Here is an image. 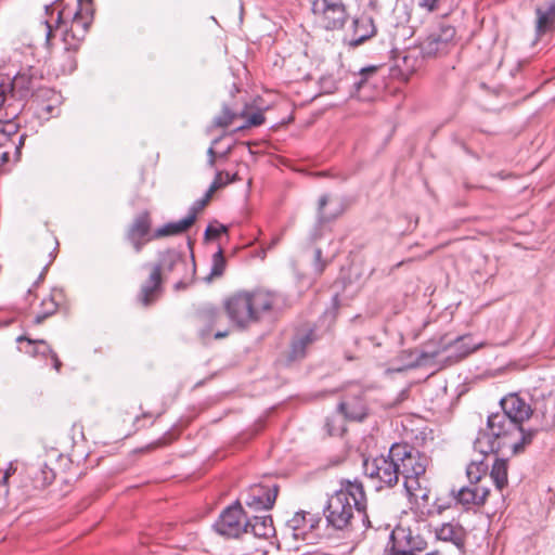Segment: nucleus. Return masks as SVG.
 I'll return each instance as SVG.
<instances>
[{
  "label": "nucleus",
  "mask_w": 555,
  "mask_h": 555,
  "mask_svg": "<svg viewBox=\"0 0 555 555\" xmlns=\"http://www.w3.org/2000/svg\"><path fill=\"white\" fill-rule=\"evenodd\" d=\"M249 531L257 538L269 539L273 537L275 529L272 517L269 515L254 516L245 522V532Z\"/></svg>",
  "instance_id": "21"
},
{
  "label": "nucleus",
  "mask_w": 555,
  "mask_h": 555,
  "mask_svg": "<svg viewBox=\"0 0 555 555\" xmlns=\"http://www.w3.org/2000/svg\"><path fill=\"white\" fill-rule=\"evenodd\" d=\"M315 257H317V259H320V257H321V250H320V249H318V250L315 251Z\"/></svg>",
  "instance_id": "53"
},
{
  "label": "nucleus",
  "mask_w": 555,
  "mask_h": 555,
  "mask_svg": "<svg viewBox=\"0 0 555 555\" xmlns=\"http://www.w3.org/2000/svg\"><path fill=\"white\" fill-rule=\"evenodd\" d=\"M175 287H176V289H179V288L184 287V284H183L182 281H179V282L176 283Z\"/></svg>",
  "instance_id": "50"
},
{
  "label": "nucleus",
  "mask_w": 555,
  "mask_h": 555,
  "mask_svg": "<svg viewBox=\"0 0 555 555\" xmlns=\"http://www.w3.org/2000/svg\"><path fill=\"white\" fill-rule=\"evenodd\" d=\"M446 508H447V506H443V505H437V512H438L439 514H441Z\"/></svg>",
  "instance_id": "51"
},
{
  "label": "nucleus",
  "mask_w": 555,
  "mask_h": 555,
  "mask_svg": "<svg viewBox=\"0 0 555 555\" xmlns=\"http://www.w3.org/2000/svg\"><path fill=\"white\" fill-rule=\"evenodd\" d=\"M275 302V294L269 291H242L225 298L223 307L228 318L235 326L246 328L260 322L272 311Z\"/></svg>",
  "instance_id": "2"
},
{
  "label": "nucleus",
  "mask_w": 555,
  "mask_h": 555,
  "mask_svg": "<svg viewBox=\"0 0 555 555\" xmlns=\"http://www.w3.org/2000/svg\"><path fill=\"white\" fill-rule=\"evenodd\" d=\"M227 232V227L220 224V225H208L206 231H205V235L207 238H217L219 237L222 233H225Z\"/></svg>",
  "instance_id": "38"
},
{
  "label": "nucleus",
  "mask_w": 555,
  "mask_h": 555,
  "mask_svg": "<svg viewBox=\"0 0 555 555\" xmlns=\"http://www.w3.org/2000/svg\"><path fill=\"white\" fill-rule=\"evenodd\" d=\"M535 14H537L535 31H537V35L539 37H541L547 30H550L555 23V0H553L545 10L538 7L535 9Z\"/></svg>",
  "instance_id": "24"
},
{
  "label": "nucleus",
  "mask_w": 555,
  "mask_h": 555,
  "mask_svg": "<svg viewBox=\"0 0 555 555\" xmlns=\"http://www.w3.org/2000/svg\"><path fill=\"white\" fill-rule=\"evenodd\" d=\"M79 4L81 3V0H78Z\"/></svg>",
  "instance_id": "58"
},
{
  "label": "nucleus",
  "mask_w": 555,
  "mask_h": 555,
  "mask_svg": "<svg viewBox=\"0 0 555 555\" xmlns=\"http://www.w3.org/2000/svg\"><path fill=\"white\" fill-rule=\"evenodd\" d=\"M439 1L440 0H421L420 5L426 8L428 11H434Z\"/></svg>",
  "instance_id": "44"
},
{
  "label": "nucleus",
  "mask_w": 555,
  "mask_h": 555,
  "mask_svg": "<svg viewBox=\"0 0 555 555\" xmlns=\"http://www.w3.org/2000/svg\"><path fill=\"white\" fill-rule=\"evenodd\" d=\"M7 88L0 86V139L2 143L10 144L16 141L20 125L15 121L18 111L11 105L3 106L5 103Z\"/></svg>",
  "instance_id": "13"
},
{
  "label": "nucleus",
  "mask_w": 555,
  "mask_h": 555,
  "mask_svg": "<svg viewBox=\"0 0 555 555\" xmlns=\"http://www.w3.org/2000/svg\"><path fill=\"white\" fill-rule=\"evenodd\" d=\"M363 468L365 475L377 480L382 485L380 487L391 488L399 481V468L395 456L391 454V448L387 455L364 460Z\"/></svg>",
  "instance_id": "8"
},
{
  "label": "nucleus",
  "mask_w": 555,
  "mask_h": 555,
  "mask_svg": "<svg viewBox=\"0 0 555 555\" xmlns=\"http://www.w3.org/2000/svg\"><path fill=\"white\" fill-rule=\"evenodd\" d=\"M186 268V262L180 253L168 249L159 255V261L154 266L147 281L142 285L140 299L144 306L151 305L160 289L162 276L168 278L173 272H180Z\"/></svg>",
  "instance_id": "4"
},
{
  "label": "nucleus",
  "mask_w": 555,
  "mask_h": 555,
  "mask_svg": "<svg viewBox=\"0 0 555 555\" xmlns=\"http://www.w3.org/2000/svg\"><path fill=\"white\" fill-rule=\"evenodd\" d=\"M436 537L440 541L451 542L459 550L465 544V530L459 524L446 522L436 529Z\"/></svg>",
  "instance_id": "20"
},
{
  "label": "nucleus",
  "mask_w": 555,
  "mask_h": 555,
  "mask_svg": "<svg viewBox=\"0 0 555 555\" xmlns=\"http://www.w3.org/2000/svg\"><path fill=\"white\" fill-rule=\"evenodd\" d=\"M4 86L7 91L10 89L21 98L27 96L35 88L34 78L28 73H18L10 83H0Z\"/></svg>",
  "instance_id": "23"
},
{
  "label": "nucleus",
  "mask_w": 555,
  "mask_h": 555,
  "mask_svg": "<svg viewBox=\"0 0 555 555\" xmlns=\"http://www.w3.org/2000/svg\"><path fill=\"white\" fill-rule=\"evenodd\" d=\"M320 520L318 516L310 513H296L287 520L286 527L293 539L298 540V537L305 535L304 530H306V527L317 529Z\"/></svg>",
  "instance_id": "18"
},
{
  "label": "nucleus",
  "mask_w": 555,
  "mask_h": 555,
  "mask_svg": "<svg viewBox=\"0 0 555 555\" xmlns=\"http://www.w3.org/2000/svg\"><path fill=\"white\" fill-rule=\"evenodd\" d=\"M216 531L224 537L236 538L245 532L244 513L236 503L227 507L214 525Z\"/></svg>",
  "instance_id": "11"
},
{
  "label": "nucleus",
  "mask_w": 555,
  "mask_h": 555,
  "mask_svg": "<svg viewBox=\"0 0 555 555\" xmlns=\"http://www.w3.org/2000/svg\"><path fill=\"white\" fill-rule=\"evenodd\" d=\"M502 412L488 416L487 430L480 431L474 442V449L481 455L509 450L518 454L529 446L535 430L525 429L522 423L532 414L531 406L516 393L501 400Z\"/></svg>",
  "instance_id": "1"
},
{
  "label": "nucleus",
  "mask_w": 555,
  "mask_h": 555,
  "mask_svg": "<svg viewBox=\"0 0 555 555\" xmlns=\"http://www.w3.org/2000/svg\"><path fill=\"white\" fill-rule=\"evenodd\" d=\"M489 493V488L479 485L462 487L459 490L453 489L451 491L456 504L462 505L464 508L483 505Z\"/></svg>",
  "instance_id": "17"
},
{
  "label": "nucleus",
  "mask_w": 555,
  "mask_h": 555,
  "mask_svg": "<svg viewBox=\"0 0 555 555\" xmlns=\"http://www.w3.org/2000/svg\"><path fill=\"white\" fill-rule=\"evenodd\" d=\"M352 46H359L375 35L373 18L366 14L356 17L352 22Z\"/></svg>",
  "instance_id": "19"
},
{
  "label": "nucleus",
  "mask_w": 555,
  "mask_h": 555,
  "mask_svg": "<svg viewBox=\"0 0 555 555\" xmlns=\"http://www.w3.org/2000/svg\"><path fill=\"white\" fill-rule=\"evenodd\" d=\"M465 339H466V337H462L456 344L464 341Z\"/></svg>",
  "instance_id": "55"
},
{
  "label": "nucleus",
  "mask_w": 555,
  "mask_h": 555,
  "mask_svg": "<svg viewBox=\"0 0 555 555\" xmlns=\"http://www.w3.org/2000/svg\"><path fill=\"white\" fill-rule=\"evenodd\" d=\"M238 180L236 175L231 176L227 171H218L215 176L212 183L209 186V194H214L217 190L225 186L227 184Z\"/></svg>",
  "instance_id": "32"
},
{
  "label": "nucleus",
  "mask_w": 555,
  "mask_h": 555,
  "mask_svg": "<svg viewBox=\"0 0 555 555\" xmlns=\"http://www.w3.org/2000/svg\"><path fill=\"white\" fill-rule=\"evenodd\" d=\"M404 488L406 493L415 502L422 500L427 502L429 499V489L427 487V479L424 476H416L411 478H404Z\"/></svg>",
  "instance_id": "22"
},
{
  "label": "nucleus",
  "mask_w": 555,
  "mask_h": 555,
  "mask_svg": "<svg viewBox=\"0 0 555 555\" xmlns=\"http://www.w3.org/2000/svg\"><path fill=\"white\" fill-rule=\"evenodd\" d=\"M208 165L210 167H214L215 166V163H216V152H215V149H214V145H211L209 149H208Z\"/></svg>",
  "instance_id": "45"
},
{
  "label": "nucleus",
  "mask_w": 555,
  "mask_h": 555,
  "mask_svg": "<svg viewBox=\"0 0 555 555\" xmlns=\"http://www.w3.org/2000/svg\"><path fill=\"white\" fill-rule=\"evenodd\" d=\"M533 422L537 424L534 428L529 430H550L555 426V396L550 393L537 400L531 414Z\"/></svg>",
  "instance_id": "15"
},
{
  "label": "nucleus",
  "mask_w": 555,
  "mask_h": 555,
  "mask_svg": "<svg viewBox=\"0 0 555 555\" xmlns=\"http://www.w3.org/2000/svg\"><path fill=\"white\" fill-rule=\"evenodd\" d=\"M426 555H440V553L439 552H431V553H428Z\"/></svg>",
  "instance_id": "54"
},
{
  "label": "nucleus",
  "mask_w": 555,
  "mask_h": 555,
  "mask_svg": "<svg viewBox=\"0 0 555 555\" xmlns=\"http://www.w3.org/2000/svg\"><path fill=\"white\" fill-rule=\"evenodd\" d=\"M315 339L313 330L309 328L298 333L293 339L289 357L292 360L301 359L306 353V348Z\"/></svg>",
  "instance_id": "25"
},
{
  "label": "nucleus",
  "mask_w": 555,
  "mask_h": 555,
  "mask_svg": "<svg viewBox=\"0 0 555 555\" xmlns=\"http://www.w3.org/2000/svg\"><path fill=\"white\" fill-rule=\"evenodd\" d=\"M212 194H209V190H207L205 196L194 203V205L191 207L189 214H194L195 218L197 217V214L204 209V207L209 203Z\"/></svg>",
  "instance_id": "37"
},
{
  "label": "nucleus",
  "mask_w": 555,
  "mask_h": 555,
  "mask_svg": "<svg viewBox=\"0 0 555 555\" xmlns=\"http://www.w3.org/2000/svg\"><path fill=\"white\" fill-rule=\"evenodd\" d=\"M47 41L50 40L51 36H52V28L51 26L47 23Z\"/></svg>",
  "instance_id": "48"
},
{
  "label": "nucleus",
  "mask_w": 555,
  "mask_h": 555,
  "mask_svg": "<svg viewBox=\"0 0 555 555\" xmlns=\"http://www.w3.org/2000/svg\"><path fill=\"white\" fill-rule=\"evenodd\" d=\"M236 114L233 113L228 106H223L222 113L214 119L217 127H228L235 119Z\"/></svg>",
  "instance_id": "34"
},
{
  "label": "nucleus",
  "mask_w": 555,
  "mask_h": 555,
  "mask_svg": "<svg viewBox=\"0 0 555 555\" xmlns=\"http://www.w3.org/2000/svg\"><path fill=\"white\" fill-rule=\"evenodd\" d=\"M315 529H310L309 527H306V530H304L305 535L298 537V540L306 541L309 544H312L317 540V534L314 533Z\"/></svg>",
  "instance_id": "42"
},
{
  "label": "nucleus",
  "mask_w": 555,
  "mask_h": 555,
  "mask_svg": "<svg viewBox=\"0 0 555 555\" xmlns=\"http://www.w3.org/2000/svg\"><path fill=\"white\" fill-rule=\"evenodd\" d=\"M8 479V474L4 475L3 480L5 481Z\"/></svg>",
  "instance_id": "57"
},
{
  "label": "nucleus",
  "mask_w": 555,
  "mask_h": 555,
  "mask_svg": "<svg viewBox=\"0 0 555 555\" xmlns=\"http://www.w3.org/2000/svg\"><path fill=\"white\" fill-rule=\"evenodd\" d=\"M330 434H331V435H334V434H335V431H334L333 429H330Z\"/></svg>",
  "instance_id": "56"
},
{
  "label": "nucleus",
  "mask_w": 555,
  "mask_h": 555,
  "mask_svg": "<svg viewBox=\"0 0 555 555\" xmlns=\"http://www.w3.org/2000/svg\"><path fill=\"white\" fill-rule=\"evenodd\" d=\"M264 122V116L261 111H258L256 113H253L250 116L247 117L246 125L240 127V129L248 128V127H257Z\"/></svg>",
  "instance_id": "35"
},
{
  "label": "nucleus",
  "mask_w": 555,
  "mask_h": 555,
  "mask_svg": "<svg viewBox=\"0 0 555 555\" xmlns=\"http://www.w3.org/2000/svg\"><path fill=\"white\" fill-rule=\"evenodd\" d=\"M195 222V215L188 214L183 219L170 222L156 230L154 237L177 235L185 232Z\"/></svg>",
  "instance_id": "26"
},
{
  "label": "nucleus",
  "mask_w": 555,
  "mask_h": 555,
  "mask_svg": "<svg viewBox=\"0 0 555 555\" xmlns=\"http://www.w3.org/2000/svg\"><path fill=\"white\" fill-rule=\"evenodd\" d=\"M387 555H406V554H403V553H401L400 551H397V550H395V548L392 547V552H391V553H389V554H387Z\"/></svg>",
  "instance_id": "49"
},
{
  "label": "nucleus",
  "mask_w": 555,
  "mask_h": 555,
  "mask_svg": "<svg viewBox=\"0 0 555 555\" xmlns=\"http://www.w3.org/2000/svg\"><path fill=\"white\" fill-rule=\"evenodd\" d=\"M480 346H481V344L473 345V346L468 347V348L465 350L464 356H466V354H468V353H470V352L475 351V350H476V349H478Z\"/></svg>",
  "instance_id": "47"
},
{
  "label": "nucleus",
  "mask_w": 555,
  "mask_h": 555,
  "mask_svg": "<svg viewBox=\"0 0 555 555\" xmlns=\"http://www.w3.org/2000/svg\"><path fill=\"white\" fill-rule=\"evenodd\" d=\"M29 349H27L25 352L29 353L33 357H36L39 354V346L38 345H29Z\"/></svg>",
  "instance_id": "46"
},
{
  "label": "nucleus",
  "mask_w": 555,
  "mask_h": 555,
  "mask_svg": "<svg viewBox=\"0 0 555 555\" xmlns=\"http://www.w3.org/2000/svg\"><path fill=\"white\" fill-rule=\"evenodd\" d=\"M130 242L132 243L137 253H140L143 245L149 241V238L142 236L128 235Z\"/></svg>",
  "instance_id": "40"
},
{
  "label": "nucleus",
  "mask_w": 555,
  "mask_h": 555,
  "mask_svg": "<svg viewBox=\"0 0 555 555\" xmlns=\"http://www.w3.org/2000/svg\"><path fill=\"white\" fill-rule=\"evenodd\" d=\"M91 18L88 13L83 14L79 9L73 16L69 28L63 34L65 50L60 60V72L62 74H70L76 69L75 52L78 50L83 40Z\"/></svg>",
  "instance_id": "5"
},
{
  "label": "nucleus",
  "mask_w": 555,
  "mask_h": 555,
  "mask_svg": "<svg viewBox=\"0 0 555 555\" xmlns=\"http://www.w3.org/2000/svg\"><path fill=\"white\" fill-rule=\"evenodd\" d=\"M403 64L405 65L408 70H415L418 67V61L416 57V51L411 50L408 51L406 54L403 56Z\"/></svg>",
  "instance_id": "36"
},
{
  "label": "nucleus",
  "mask_w": 555,
  "mask_h": 555,
  "mask_svg": "<svg viewBox=\"0 0 555 555\" xmlns=\"http://www.w3.org/2000/svg\"><path fill=\"white\" fill-rule=\"evenodd\" d=\"M41 310L36 314L34 319L35 324H41L47 318L54 314L57 310L59 304L54 295H49L41 301Z\"/></svg>",
  "instance_id": "29"
},
{
  "label": "nucleus",
  "mask_w": 555,
  "mask_h": 555,
  "mask_svg": "<svg viewBox=\"0 0 555 555\" xmlns=\"http://www.w3.org/2000/svg\"><path fill=\"white\" fill-rule=\"evenodd\" d=\"M17 343H22V341H27L28 345H38L39 346V354L46 357V356H49V351L48 350H44V347L41 346L39 343L41 340H31L30 338L26 337V336H20L17 337Z\"/></svg>",
  "instance_id": "41"
},
{
  "label": "nucleus",
  "mask_w": 555,
  "mask_h": 555,
  "mask_svg": "<svg viewBox=\"0 0 555 555\" xmlns=\"http://www.w3.org/2000/svg\"><path fill=\"white\" fill-rule=\"evenodd\" d=\"M391 539L393 548L403 554L412 555L415 552H422L426 548L425 539L411 528L397 527L392 533Z\"/></svg>",
  "instance_id": "14"
},
{
  "label": "nucleus",
  "mask_w": 555,
  "mask_h": 555,
  "mask_svg": "<svg viewBox=\"0 0 555 555\" xmlns=\"http://www.w3.org/2000/svg\"><path fill=\"white\" fill-rule=\"evenodd\" d=\"M195 322L203 338L214 335L216 339H221L230 333L223 312L212 306H204L198 309Z\"/></svg>",
  "instance_id": "9"
},
{
  "label": "nucleus",
  "mask_w": 555,
  "mask_h": 555,
  "mask_svg": "<svg viewBox=\"0 0 555 555\" xmlns=\"http://www.w3.org/2000/svg\"><path fill=\"white\" fill-rule=\"evenodd\" d=\"M39 344L44 347V350L49 351V356L52 359L54 370L56 372H60L62 367V362L60 361L57 354L51 349V347L46 341H40Z\"/></svg>",
  "instance_id": "39"
},
{
  "label": "nucleus",
  "mask_w": 555,
  "mask_h": 555,
  "mask_svg": "<svg viewBox=\"0 0 555 555\" xmlns=\"http://www.w3.org/2000/svg\"><path fill=\"white\" fill-rule=\"evenodd\" d=\"M365 493L360 482L347 481L327 502L325 516L327 522L336 529H344L349 524L356 509L365 517Z\"/></svg>",
  "instance_id": "3"
},
{
  "label": "nucleus",
  "mask_w": 555,
  "mask_h": 555,
  "mask_svg": "<svg viewBox=\"0 0 555 555\" xmlns=\"http://www.w3.org/2000/svg\"><path fill=\"white\" fill-rule=\"evenodd\" d=\"M417 365V357L412 351H401L395 359L391 360L386 373H399L405 370L415 367Z\"/></svg>",
  "instance_id": "27"
},
{
  "label": "nucleus",
  "mask_w": 555,
  "mask_h": 555,
  "mask_svg": "<svg viewBox=\"0 0 555 555\" xmlns=\"http://www.w3.org/2000/svg\"><path fill=\"white\" fill-rule=\"evenodd\" d=\"M456 30L449 24L441 23L434 27L420 43V51L425 57L448 54L455 47Z\"/></svg>",
  "instance_id": "7"
},
{
  "label": "nucleus",
  "mask_w": 555,
  "mask_h": 555,
  "mask_svg": "<svg viewBox=\"0 0 555 555\" xmlns=\"http://www.w3.org/2000/svg\"><path fill=\"white\" fill-rule=\"evenodd\" d=\"M224 269L225 259L223 257L222 250H219L212 256V267L209 274V279L221 276L224 272Z\"/></svg>",
  "instance_id": "33"
},
{
  "label": "nucleus",
  "mask_w": 555,
  "mask_h": 555,
  "mask_svg": "<svg viewBox=\"0 0 555 555\" xmlns=\"http://www.w3.org/2000/svg\"><path fill=\"white\" fill-rule=\"evenodd\" d=\"M242 496L247 506L257 511H268L274 505L278 496V487L269 488L254 485Z\"/></svg>",
  "instance_id": "16"
},
{
  "label": "nucleus",
  "mask_w": 555,
  "mask_h": 555,
  "mask_svg": "<svg viewBox=\"0 0 555 555\" xmlns=\"http://www.w3.org/2000/svg\"><path fill=\"white\" fill-rule=\"evenodd\" d=\"M150 230H151V220H150L149 214L143 212L134 219V221L129 230L128 235L146 237L150 233Z\"/></svg>",
  "instance_id": "30"
},
{
  "label": "nucleus",
  "mask_w": 555,
  "mask_h": 555,
  "mask_svg": "<svg viewBox=\"0 0 555 555\" xmlns=\"http://www.w3.org/2000/svg\"><path fill=\"white\" fill-rule=\"evenodd\" d=\"M490 477L498 490L505 488L508 482L507 462L502 459H495L490 472Z\"/></svg>",
  "instance_id": "28"
},
{
  "label": "nucleus",
  "mask_w": 555,
  "mask_h": 555,
  "mask_svg": "<svg viewBox=\"0 0 555 555\" xmlns=\"http://www.w3.org/2000/svg\"><path fill=\"white\" fill-rule=\"evenodd\" d=\"M489 465L485 463L482 460L480 461H472L470 464L466 468L467 477L472 485H477L483 475H486Z\"/></svg>",
  "instance_id": "31"
},
{
  "label": "nucleus",
  "mask_w": 555,
  "mask_h": 555,
  "mask_svg": "<svg viewBox=\"0 0 555 555\" xmlns=\"http://www.w3.org/2000/svg\"><path fill=\"white\" fill-rule=\"evenodd\" d=\"M391 454L397 462L399 477L411 478L425 475L429 459L414 447L408 443H393Z\"/></svg>",
  "instance_id": "6"
},
{
  "label": "nucleus",
  "mask_w": 555,
  "mask_h": 555,
  "mask_svg": "<svg viewBox=\"0 0 555 555\" xmlns=\"http://www.w3.org/2000/svg\"><path fill=\"white\" fill-rule=\"evenodd\" d=\"M312 13L315 23L327 30L340 28L347 17L345 7L341 3L328 0H314L312 2Z\"/></svg>",
  "instance_id": "10"
},
{
  "label": "nucleus",
  "mask_w": 555,
  "mask_h": 555,
  "mask_svg": "<svg viewBox=\"0 0 555 555\" xmlns=\"http://www.w3.org/2000/svg\"><path fill=\"white\" fill-rule=\"evenodd\" d=\"M374 70H375L374 67H370V68L363 69L362 72L363 73H373Z\"/></svg>",
  "instance_id": "52"
},
{
  "label": "nucleus",
  "mask_w": 555,
  "mask_h": 555,
  "mask_svg": "<svg viewBox=\"0 0 555 555\" xmlns=\"http://www.w3.org/2000/svg\"><path fill=\"white\" fill-rule=\"evenodd\" d=\"M327 202H328L327 195H323L319 199V215H320L321 220H323V221L328 220V218L323 212V209H324L325 205L327 204Z\"/></svg>",
  "instance_id": "43"
},
{
  "label": "nucleus",
  "mask_w": 555,
  "mask_h": 555,
  "mask_svg": "<svg viewBox=\"0 0 555 555\" xmlns=\"http://www.w3.org/2000/svg\"><path fill=\"white\" fill-rule=\"evenodd\" d=\"M338 411L349 421H362L367 414L362 388L359 386L350 388L339 402Z\"/></svg>",
  "instance_id": "12"
}]
</instances>
